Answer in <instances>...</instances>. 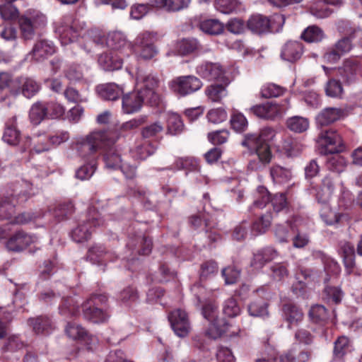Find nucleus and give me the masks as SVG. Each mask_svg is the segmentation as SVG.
Wrapping results in <instances>:
<instances>
[{"label":"nucleus","mask_w":362,"mask_h":362,"mask_svg":"<svg viewBox=\"0 0 362 362\" xmlns=\"http://www.w3.org/2000/svg\"><path fill=\"white\" fill-rule=\"evenodd\" d=\"M88 38L98 45L106 46L105 33L98 28H91L87 31Z\"/></svg>","instance_id":"774afa93"},{"label":"nucleus","mask_w":362,"mask_h":362,"mask_svg":"<svg viewBox=\"0 0 362 362\" xmlns=\"http://www.w3.org/2000/svg\"><path fill=\"white\" fill-rule=\"evenodd\" d=\"M54 52L55 48L52 42L45 40H40L35 42L30 54L35 61L41 62Z\"/></svg>","instance_id":"b1692460"},{"label":"nucleus","mask_w":362,"mask_h":362,"mask_svg":"<svg viewBox=\"0 0 362 362\" xmlns=\"http://www.w3.org/2000/svg\"><path fill=\"white\" fill-rule=\"evenodd\" d=\"M325 37L324 31L317 25H310L305 28L300 35V38L308 43L321 42Z\"/></svg>","instance_id":"8fccbe9b"},{"label":"nucleus","mask_w":362,"mask_h":362,"mask_svg":"<svg viewBox=\"0 0 362 362\" xmlns=\"http://www.w3.org/2000/svg\"><path fill=\"white\" fill-rule=\"evenodd\" d=\"M311 353L308 351L298 352L295 349L287 350L276 358V362H308L310 358Z\"/></svg>","instance_id":"c756f323"},{"label":"nucleus","mask_w":362,"mask_h":362,"mask_svg":"<svg viewBox=\"0 0 362 362\" xmlns=\"http://www.w3.org/2000/svg\"><path fill=\"white\" fill-rule=\"evenodd\" d=\"M35 237L23 230H17L6 242V247L13 252H21L35 243Z\"/></svg>","instance_id":"ddd939ff"},{"label":"nucleus","mask_w":362,"mask_h":362,"mask_svg":"<svg viewBox=\"0 0 362 362\" xmlns=\"http://www.w3.org/2000/svg\"><path fill=\"white\" fill-rule=\"evenodd\" d=\"M269 174L272 181L276 184H285L292 178L291 169L279 164H273L269 168Z\"/></svg>","instance_id":"2f4dec72"},{"label":"nucleus","mask_w":362,"mask_h":362,"mask_svg":"<svg viewBox=\"0 0 362 362\" xmlns=\"http://www.w3.org/2000/svg\"><path fill=\"white\" fill-rule=\"evenodd\" d=\"M184 129L181 117L175 112L168 113L167 117V132L172 135L180 134Z\"/></svg>","instance_id":"603ef678"},{"label":"nucleus","mask_w":362,"mask_h":362,"mask_svg":"<svg viewBox=\"0 0 362 362\" xmlns=\"http://www.w3.org/2000/svg\"><path fill=\"white\" fill-rule=\"evenodd\" d=\"M231 127L235 132H243L247 127V120L243 114L233 111L230 119Z\"/></svg>","instance_id":"e2e57ef3"},{"label":"nucleus","mask_w":362,"mask_h":362,"mask_svg":"<svg viewBox=\"0 0 362 362\" xmlns=\"http://www.w3.org/2000/svg\"><path fill=\"white\" fill-rule=\"evenodd\" d=\"M98 64L105 71H114L122 68L123 60L121 57L115 56L114 52H105L98 57Z\"/></svg>","instance_id":"c85d7f7f"},{"label":"nucleus","mask_w":362,"mask_h":362,"mask_svg":"<svg viewBox=\"0 0 362 362\" xmlns=\"http://www.w3.org/2000/svg\"><path fill=\"white\" fill-rule=\"evenodd\" d=\"M83 317L93 323H104L109 319L110 315L107 310L93 303L91 300H86L83 305Z\"/></svg>","instance_id":"2eb2a0df"},{"label":"nucleus","mask_w":362,"mask_h":362,"mask_svg":"<svg viewBox=\"0 0 362 362\" xmlns=\"http://www.w3.org/2000/svg\"><path fill=\"white\" fill-rule=\"evenodd\" d=\"M325 93L329 97H341L343 93V87L341 81L335 78L329 79L325 86Z\"/></svg>","instance_id":"680f3d73"},{"label":"nucleus","mask_w":362,"mask_h":362,"mask_svg":"<svg viewBox=\"0 0 362 362\" xmlns=\"http://www.w3.org/2000/svg\"><path fill=\"white\" fill-rule=\"evenodd\" d=\"M240 2L238 0H216L215 7L218 11L229 14L238 9Z\"/></svg>","instance_id":"bf43d9fd"},{"label":"nucleus","mask_w":362,"mask_h":362,"mask_svg":"<svg viewBox=\"0 0 362 362\" xmlns=\"http://www.w3.org/2000/svg\"><path fill=\"white\" fill-rule=\"evenodd\" d=\"M346 112L342 108L326 107L317 116V122L321 126L329 125L345 117Z\"/></svg>","instance_id":"5701e85b"},{"label":"nucleus","mask_w":362,"mask_h":362,"mask_svg":"<svg viewBox=\"0 0 362 362\" xmlns=\"http://www.w3.org/2000/svg\"><path fill=\"white\" fill-rule=\"evenodd\" d=\"M173 169L176 170H187L189 172H195L200 170L199 160L194 157H180L176 158L173 165Z\"/></svg>","instance_id":"37998d69"},{"label":"nucleus","mask_w":362,"mask_h":362,"mask_svg":"<svg viewBox=\"0 0 362 362\" xmlns=\"http://www.w3.org/2000/svg\"><path fill=\"white\" fill-rule=\"evenodd\" d=\"M272 18L261 15H252L247 22V28L256 34H264L271 31Z\"/></svg>","instance_id":"a211bd4d"},{"label":"nucleus","mask_w":362,"mask_h":362,"mask_svg":"<svg viewBox=\"0 0 362 362\" xmlns=\"http://www.w3.org/2000/svg\"><path fill=\"white\" fill-rule=\"evenodd\" d=\"M14 196H0V221L11 219L16 213Z\"/></svg>","instance_id":"f704fd0d"},{"label":"nucleus","mask_w":362,"mask_h":362,"mask_svg":"<svg viewBox=\"0 0 362 362\" xmlns=\"http://www.w3.org/2000/svg\"><path fill=\"white\" fill-rule=\"evenodd\" d=\"M197 74L208 81H225L226 71L219 63L204 62L196 68Z\"/></svg>","instance_id":"6e6552de"},{"label":"nucleus","mask_w":362,"mask_h":362,"mask_svg":"<svg viewBox=\"0 0 362 362\" xmlns=\"http://www.w3.org/2000/svg\"><path fill=\"white\" fill-rule=\"evenodd\" d=\"M144 90L134 91L123 95L122 111L125 114H133L141 110L144 101Z\"/></svg>","instance_id":"dca6fc26"},{"label":"nucleus","mask_w":362,"mask_h":362,"mask_svg":"<svg viewBox=\"0 0 362 362\" xmlns=\"http://www.w3.org/2000/svg\"><path fill=\"white\" fill-rule=\"evenodd\" d=\"M84 27L85 23L83 22L69 16L64 18L57 28V32L62 43L68 45L78 39Z\"/></svg>","instance_id":"20e7f679"},{"label":"nucleus","mask_w":362,"mask_h":362,"mask_svg":"<svg viewBox=\"0 0 362 362\" xmlns=\"http://www.w3.org/2000/svg\"><path fill=\"white\" fill-rule=\"evenodd\" d=\"M338 72L346 83H351L361 73V62L356 58L345 59L342 65L338 68Z\"/></svg>","instance_id":"4468645a"},{"label":"nucleus","mask_w":362,"mask_h":362,"mask_svg":"<svg viewBox=\"0 0 362 362\" xmlns=\"http://www.w3.org/2000/svg\"><path fill=\"white\" fill-rule=\"evenodd\" d=\"M286 124L290 131L295 133H302L308 129L309 120L306 117L293 116L287 119Z\"/></svg>","instance_id":"3c124183"},{"label":"nucleus","mask_w":362,"mask_h":362,"mask_svg":"<svg viewBox=\"0 0 362 362\" xmlns=\"http://www.w3.org/2000/svg\"><path fill=\"white\" fill-rule=\"evenodd\" d=\"M28 325L36 334H47L54 329L53 322L47 315H38L28 319Z\"/></svg>","instance_id":"aec40b11"},{"label":"nucleus","mask_w":362,"mask_h":362,"mask_svg":"<svg viewBox=\"0 0 362 362\" xmlns=\"http://www.w3.org/2000/svg\"><path fill=\"white\" fill-rule=\"evenodd\" d=\"M65 333L71 339L87 341L92 340V336L81 325L68 322L65 327Z\"/></svg>","instance_id":"72a5a7b5"},{"label":"nucleus","mask_w":362,"mask_h":362,"mask_svg":"<svg viewBox=\"0 0 362 362\" xmlns=\"http://www.w3.org/2000/svg\"><path fill=\"white\" fill-rule=\"evenodd\" d=\"M127 246L136 253L142 255H148L152 250V240L146 236H137L131 239Z\"/></svg>","instance_id":"bb28decb"},{"label":"nucleus","mask_w":362,"mask_h":362,"mask_svg":"<svg viewBox=\"0 0 362 362\" xmlns=\"http://www.w3.org/2000/svg\"><path fill=\"white\" fill-rule=\"evenodd\" d=\"M168 320L175 333L180 337H185L189 333L191 327L188 315L181 309H177L168 315Z\"/></svg>","instance_id":"0eeeda50"},{"label":"nucleus","mask_w":362,"mask_h":362,"mask_svg":"<svg viewBox=\"0 0 362 362\" xmlns=\"http://www.w3.org/2000/svg\"><path fill=\"white\" fill-rule=\"evenodd\" d=\"M337 30L344 35H350L352 40H356V43L362 47V30L360 28H352L350 23L346 21L338 22Z\"/></svg>","instance_id":"a19ab883"},{"label":"nucleus","mask_w":362,"mask_h":362,"mask_svg":"<svg viewBox=\"0 0 362 362\" xmlns=\"http://www.w3.org/2000/svg\"><path fill=\"white\" fill-rule=\"evenodd\" d=\"M18 23L21 37L24 40H30L35 37V30L45 24V16H22L18 18Z\"/></svg>","instance_id":"1a4fd4ad"},{"label":"nucleus","mask_w":362,"mask_h":362,"mask_svg":"<svg viewBox=\"0 0 362 362\" xmlns=\"http://www.w3.org/2000/svg\"><path fill=\"white\" fill-rule=\"evenodd\" d=\"M75 211L74 204L70 202H60L53 209L54 216L59 220L62 221L71 216Z\"/></svg>","instance_id":"864d4df0"},{"label":"nucleus","mask_w":362,"mask_h":362,"mask_svg":"<svg viewBox=\"0 0 362 362\" xmlns=\"http://www.w3.org/2000/svg\"><path fill=\"white\" fill-rule=\"evenodd\" d=\"M271 276L275 281H282L287 278L289 275V272L287 265L284 263H276L270 267Z\"/></svg>","instance_id":"338daca9"},{"label":"nucleus","mask_w":362,"mask_h":362,"mask_svg":"<svg viewBox=\"0 0 362 362\" xmlns=\"http://www.w3.org/2000/svg\"><path fill=\"white\" fill-rule=\"evenodd\" d=\"M50 148L47 137L37 136L33 139L26 137L24 143L23 151L29 148L30 152L40 153L49 151Z\"/></svg>","instance_id":"cd10ccee"},{"label":"nucleus","mask_w":362,"mask_h":362,"mask_svg":"<svg viewBox=\"0 0 362 362\" xmlns=\"http://www.w3.org/2000/svg\"><path fill=\"white\" fill-rule=\"evenodd\" d=\"M47 107L46 103L37 102L34 103L29 112V118L31 123L37 125L48 116Z\"/></svg>","instance_id":"a18cd8bd"},{"label":"nucleus","mask_w":362,"mask_h":362,"mask_svg":"<svg viewBox=\"0 0 362 362\" xmlns=\"http://www.w3.org/2000/svg\"><path fill=\"white\" fill-rule=\"evenodd\" d=\"M104 161L105 166L112 170H115L120 167L122 163L121 154L116 148H110L104 155Z\"/></svg>","instance_id":"5fc2aeb1"},{"label":"nucleus","mask_w":362,"mask_h":362,"mask_svg":"<svg viewBox=\"0 0 362 362\" xmlns=\"http://www.w3.org/2000/svg\"><path fill=\"white\" fill-rule=\"evenodd\" d=\"M103 224L104 221L100 218L98 211L94 207H90L80 224L72 230V239L77 243L86 241L91 235L92 228Z\"/></svg>","instance_id":"f03ea898"},{"label":"nucleus","mask_w":362,"mask_h":362,"mask_svg":"<svg viewBox=\"0 0 362 362\" xmlns=\"http://www.w3.org/2000/svg\"><path fill=\"white\" fill-rule=\"evenodd\" d=\"M284 88L275 83H267L261 88L260 95L264 98H276L282 95Z\"/></svg>","instance_id":"052dcab7"},{"label":"nucleus","mask_w":362,"mask_h":362,"mask_svg":"<svg viewBox=\"0 0 362 362\" xmlns=\"http://www.w3.org/2000/svg\"><path fill=\"white\" fill-rule=\"evenodd\" d=\"M40 88V85L32 78H25L22 82L21 92L28 98L34 96L39 91Z\"/></svg>","instance_id":"0e129e2a"},{"label":"nucleus","mask_w":362,"mask_h":362,"mask_svg":"<svg viewBox=\"0 0 362 362\" xmlns=\"http://www.w3.org/2000/svg\"><path fill=\"white\" fill-rule=\"evenodd\" d=\"M59 309V313L65 317H75L79 315V302L74 297L64 298Z\"/></svg>","instance_id":"c9c22d12"},{"label":"nucleus","mask_w":362,"mask_h":362,"mask_svg":"<svg viewBox=\"0 0 362 362\" xmlns=\"http://www.w3.org/2000/svg\"><path fill=\"white\" fill-rule=\"evenodd\" d=\"M351 340L349 337L341 335L337 337L334 342L333 359L342 360L350 351Z\"/></svg>","instance_id":"4c0bfd02"},{"label":"nucleus","mask_w":362,"mask_h":362,"mask_svg":"<svg viewBox=\"0 0 362 362\" xmlns=\"http://www.w3.org/2000/svg\"><path fill=\"white\" fill-rule=\"evenodd\" d=\"M25 347V344L18 336L8 335L3 340H0V350L2 353L14 352Z\"/></svg>","instance_id":"c03bdc74"},{"label":"nucleus","mask_w":362,"mask_h":362,"mask_svg":"<svg viewBox=\"0 0 362 362\" xmlns=\"http://www.w3.org/2000/svg\"><path fill=\"white\" fill-rule=\"evenodd\" d=\"M273 220L272 213L267 211L254 221L251 226V230L255 235H261L266 233L272 226Z\"/></svg>","instance_id":"58836bf2"},{"label":"nucleus","mask_w":362,"mask_h":362,"mask_svg":"<svg viewBox=\"0 0 362 362\" xmlns=\"http://www.w3.org/2000/svg\"><path fill=\"white\" fill-rule=\"evenodd\" d=\"M218 272V264L214 260H207L203 262L200 266V279L202 281L206 280L216 274Z\"/></svg>","instance_id":"4d7b16f0"},{"label":"nucleus","mask_w":362,"mask_h":362,"mask_svg":"<svg viewBox=\"0 0 362 362\" xmlns=\"http://www.w3.org/2000/svg\"><path fill=\"white\" fill-rule=\"evenodd\" d=\"M202 313L204 317L210 322L213 327L216 329L215 333L213 332L211 329L206 331V336L212 339H216L226 333L231 334L232 332L229 330L230 325L228 322L218 317V306L215 303H206L202 307Z\"/></svg>","instance_id":"7ed1b4c3"},{"label":"nucleus","mask_w":362,"mask_h":362,"mask_svg":"<svg viewBox=\"0 0 362 362\" xmlns=\"http://www.w3.org/2000/svg\"><path fill=\"white\" fill-rule=\"evenodd\" d=\"M126 194L128 197L137 199L147 209H151L153 206L147 190L141 186L137 185H128Z\"/></svg>","instance_id":"7c9ffc66"},{"label":"nucleus","mask_w":362,"mask_h":362,"mask_svg":"<svg viewBox=\"0 0 362 362\" xmlns=\"http://www.w3.org/2000/svg\"><path fill=\"white\" fill-rule=\"evenodd\" d=\"M286 110L282 105L270 102L254 105L250 109V111L257 117L271 120L281 117Z\"/></svg>","instance_id":"9d476101"},{"label":"nucleus","mask_w":362,"mask_h":362,"mask_svg":"<svg viewBox=\"0 0 362 362\" xmlns=\"http://www.w3.org/2000/svg\"><path fill=\"white\" fill-rule=\"evenodd\" d=\"M106 47L114 51L122 52L129 47V44L120 32H112L107 35Z\"/></svg>","instance_id":"ea45409f"},{"label":"nucleus","mask_w":362,"mask_h":362,"mask_svg":"<svg viewBox=\"0 0 362 362\" xmlns=\"http://www.w3.org/2000/svg\"><path fill=\"white\" fill-rule=\"evenodd\" d=\"M326 167L330 171L339 173L345 170L346 161L344 157L337 154L327 159Z\"/></svg>","instance_id":"13d9d810"},{"label":"nucleus","mask_w":362,"mask_h":362,"mask_svg":"<svg viewBox=\"0 0 362 362\" xmlns=\"http://www.w3.org/2000/svg\"><path fill=\"white\" fill-rule=\"evenodd\" d=\"M96 90L102 98L107 100H115L123 93V88L114 83L99 85Z\"/></svg>","instance_id":"473e14b6"},{"label":"nucleus","mask_w":362,"mask_h":362,"mask_svg":"<svg viewBox=\"0 0 362 362\" xmlns=\"http://www.w3.org/2000/svg\"><path fill=\"white\" fill-rule=\"evenodd\" d=\"M137 83L145 89V91L152 95L153 105H156L159 100L158 95L155 93V89L158 86L159 80L157 76L148 74L146 75H138L136 77Z\"/></svg>","instance_id":"a878e982"},{"label":"nucleus","mask_w":362,"mask_h":362,"mask_svg":"<svg viewBox=\"0 0 362 362\" xmlns=\"http://www.w3.org/2000/svg\"><path fill=\"white\" fill-rule=\"evenodd\" d=\"M339 253L342 258V261L348 274L353 273L356 267L355 262V249L352 244L348 242L341 243Z\"/></svg>","instance_id":"393cba45"},{"label":"nucleus","mask_w":362,"mask_h":362,"mask_svg":"<svg viewBox=\"0 0 362 362\" xmlns=\"http://www.w3.org/2000/svg\"><path fill=\"white\" fill-rule=\"evenodd\" d=\"M223 82V83L222 84L214 83L206 87L205 94L212 102L219 103L227 95L226 86L228 81L227 79H225V81Z\"/></svg>","instance_id":"e433bc0d"},{"label":"nucleus","mask_w":362,"mask_h":362,"mask_svg":"<svg viewBox=\"0 0 362 362\" xmlns=\"http://www.w3.org/2000/svg\"><path fill=\"white\" fill-rule=\"evenodd\" d=\"M3 140L11 146H16L21 139V133L16 125V119L11 124H7L4 134Z\"/></svg>","instance_id":"49530a36"},{"label":"nucleus","mask_w":362,"mask_h":362,"mask_svg":"<svg viewBox=\"0 0 362 362\" xmlns=\"http://www.w3.org/2000/svg\"><path fill=\"white\" fill-rule=\"evenodd\" d=\"M342 215L334 211L329 206L325 205L320 210V218L325 224L333 226L339 223Z\"/></svg>","instance_id":"6e6d98bb"},{"label":"nucleus","mask_w":362,"mask_h":362,"mask_svg":"<svg viewBox=\"0 0 362 362\" xmlns=\"http://www.w3.org/2000/svg\"><path fill=\"white\" fill-rule=\"evenodd\" d=\"M202 85V82L192 75L175 77L169 82L170 89L180 96H185L197 91Z\"/></svg>","instance_id":"39448f33"},{"label":"nucleus","mask_w":362,"mask_h":362,"mask_svg":"<svg viewBox=\"0 0 362 362\" xmlns=\"http://www.w3.org/2000/svg\"><path fill=\"white\" fill-rule=\"evenodd\" d=\"M259 161L255 160L250 161L248 168L252 170H259L268 165L272 159V153L268 144H263L255 151Z\"/></svg>","instance_id":"412c9836"},{"label":"nucleus","mask_w":362,"mask_h":362,"mask_svg":"<svg viewBox=\"0 0 362 362\" xmlns=\"http://www.w3.org/2000/svg\"><path fill=\"white\" fill-rule=\"evenodd\" d=\"M258 197L254 201L253 206L263 209L267 204L271 202V194L264 186H259L257 189Z\"/></svg>","instance_id":"69168bd1"},{"label":"nucleus","mask_w":362,"mask_h":362,"mask_svg":"<svg viewBox=\"0 0 362 362\" xmlns=\"http://www.w3.org/2000/svg\"><path fill=\"white\" fill-rule=\"evenodd\" d=\"M121 134L117 129L93 132L77 141L74 144V148L83 158H88L95 154L103 145H110L116 143Z\"/></svg>","instance_id":"f257e3e1"},{"label":"nucleus","mask_w":362,"mask_h":362,"mask_svg":"<svg viewBox=\"0 0 362 362\" xmlns=\"http://www.w3.org/2000/svg\"><path fill=\"white\" fill-rule=\"evenodd\" d=\"M303 53V45L298 41H288L281 48V57L282 59L295 62L300 59Z\"/></svg>","instance_id":"6ab92c4d"},{"label":"nucleus","mask_w":362,"mask_h":362,"mask_svg":"<svg viewBox=\"0 0 362 362\" xmlns=\"http://www.w3.org/2000/svg\"><path fill=\"white\" fill-rule=\"evenodd\" d=\"M281 313L283 320L287 323V327L289 329L298 327L304 319L302 308L293 303L283 304Z\"/></svg>","instance_id":"f8f14e48"},{"label":"nucleus","mask_w":362,"mask_h":362,"mask_svg":"<svg viewBox=\"0 0 362 362\" xmlns=\"http://www.w3.org/2000/svg\"><path fill=\"white\" fill-rule=\"evenodd\" d=\"M278 255L277 250L272 247H266L258 250L253 254L250 261V267L255 269H260L266 264L277 257Z\"/></svg>","instance_id":"f3484780"},{"label":"nucleus","mask_w":362,"mask_h":362,"mask_svg":"<svg viewBox=\"0 0 362 362\" xmlns=\"http://www.w3.org/2000/svg\"><path fill=\"white\" fill-rule=\"evenodd\" d=\"M317 143L325 153H338L344 147L341 136L333 129L322 131L318 135Z\"/></svg>","instance_id":"423d86ee"},{"label":"nucleus","mask_w":362,"mask_h":362,"mask_svg":"<svg viewBox=\"0 0 362 362\" xmlns=\"http://www.w3.org/2000/svg\"><path fill=\"white\" fill-rule=\"evenodd\" d=\"M310 320L316 324H324L329 320L328 310L322 305L315 304L310 307L308 311Z\"/></svg>","instance_id":"de8ad7c7"},{"label":"nucleus","mask_w":362,"mask_h":362,"mask_svg":"<svg viewBox=\"0 0 362 362\" xmlns=\"http://www.w3.org/2000/svg\"><path fill=\"white\" fill-rule=\"evenodd\" d=\"M199 27L205 33L218 35L223 33L224 25L217 19H206L199 23Z\"/></svg>","instance_id":"09e8293b"},{"label":"nucleus","mask_w":362,"mask_h":362,"mask_svg":"<svg viewBox=\"0 0 362 362\" xmlns=\"http://www.w3.org/2000/svg\"><path fill=\"white\" fill-rule=\"evenodd\" d=\"M336 189L334 179L326 175L322 180L321 185L316 189V198L319 202L327 203L331 199Z\"/></svg>","instance_id":"4be33fe9"},{"label":"nucleus","mask_w":362,"mask_h":362,"mask_svg":"<svg viewBox=\"0 0 362 362\" xmlns=\"http://www.w3.org/2000/svg\"><path fill=\"white\" fill-rule=\"evenodd\" d=\"M191 0H154L156 7L168 12H177L188 7Z\"/></svg>","instance_id":"79ce46f5"},{"label":"nucleus","mask_w":362,"mask_h":362,"mask_svg":"<svg viewBox=\"0 0 362 362\" xmlns=\"http://www.w3.org/2000/svg\"><path fill=\"white\" fill-rule=\"evenodd\" d=\"M153 36L149 33H144L136 38V45L139 49V56L144 60H149L158 54V49L154 45Z\"/></svg>","instance_id":"9b49d317"}]
</instances>
